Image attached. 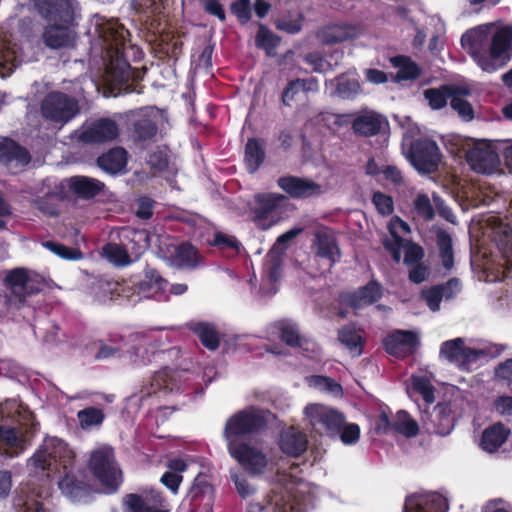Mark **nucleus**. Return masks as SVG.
I'll use <instances>...</instances> for the list:
<instances>
[{"mask_svg":"<svg viewBox=\"0 0 512 512\" xmlns=\"http://www.w3.org/2000/svg\"><path fill=\"white\" fill-rule=\"evenodd\" d=\"M118 136V124L109 118L86 122L75 132L77 141L86 145L104 144Z\"/></svg>","mask_w":512,"mask_h":512,"instance_id":"nucleus-8","label":"nucleus"},{"mask_svg":"<svg viewBox=\"0 0 512 512\" xmlns=\"http://www.w3.org/2000/svg\"><path fill=\"white\" fill-rule=\"evenodd\" d=\"M419 346V335L413 331L397 330L384 339L387 353L404 357L413 353Z\"/></svg>","mask_w":512,"mask_h":512,"instance_id":"nucleus-16","label":"nucleus"},{"mask_svg":"<svg viewBox=\"0 0 512 512\" xmlns=\"http://www.w3.org/2000/svg\"><path fill=\"white\" fill-rule=\"evenodd\" d=\"M305 415L312 428L318 433L336 434L345 422L341 413L319 404L307 406Z\"/></svg>","mask_w":512,"mask_h":512,"instance_id":"nucleus-10","label":"nucleus"},{"mask_svg":"<svg viewBox=\"0 0 512 512\" xmlns=\"http://www.w3.org/2000/svg\"><path fill=\"white\" fill-rule=\"evenodd\" d=\"M0 162L10 168L27 165L30 162L28 151L12 140L0 142Z\"/></svg>","mask_w":512,"mask_h":512,"instance_id":"nucleus-25","label":"nucleus"},{"mask_svg":"<svg viewBox=\"0 0 512 512\" xmlns=\"http://www.w3.org/2000/svg\"><path fill=\"white\" fill-rule=\"evenodd\" d=\"M303 16L300 13H296L292 18H282L276 23V27L279 30L285 31L289 34L298 33L301 30Z\"/></svg>","mask_w":512,"mask_h":512,"instance_id":"nucleus-53","label":"nucleus"},{"mask_svg":"<svg viewBox=\"0 0 512 512\" xmlns=\"http://www.w3.org/2000/svg\"><path fill=\"white\" fill-rule=\"evenodd\" d=\"M10 294L7 301L11 305H20L25 301L27 295L33 293L34 286L27 272L23 269L13 270L6 278Z\"/></svg>","mask_w":512,"mask_h":512,"instance_id":"nucleus-17","label":"nucleus"},{"mask_svg":"<svg viewBox=\"0 0 512 512\" xmlns=\"http://www.w3.org/2000/svg\"><path fill=\"white\" fill-rule=\"evenodd\" d=\"M156 131V125L150 119H139L134 123V137L139 141L152 139Z\"/></svg>","mask_w":512,"mask_h":512,"instance_id":"nucleus-44","label":"nucleus"},{"mask_svg":"<svg viewBox=\"0 0 512 512\" xmlns=\"http://www.w3.org/2000/svg\"><path fill=\"white\" fill-rule=\"evenodd\" d=\"M378 430H382L384 433L393 430L406 437H414L418 434L419 427L407 412L398 411L392 420L387 414L382 413L379 418Z\"/></svg>","mask_w":512,"mask_h":512,"instance_id":"nucleus-20","label":"nucleus"},{"mask_svg":"<svg viewBox=\"0 0 512 512\" xmlns=\"http://www.w3.org/2000/svg\"><path fill=\"white\" fill-rule=\"evenodd\" d=\"M160 253L170 266L176 268H194L198 262L196 250L187 243L175 245L166 241L162 242Z\"/></svg>","mask_w":512,"mask_h":512,"instance_id":"nucleus-12","label":"nucleus"},{"mask_svg":"<svg viewBox=\"0 0 512 512\" xmlns=\"http://www.w3.org/2000/svg\"><path fill=\"white\" fill-rule=\"evenodd\" d=\"M98 166L107 173L121 172L127 163L126 151L122 148L111 149L97 160Z\"/></svg>","mask_w":512,"mask_h":512,"instance_id":"nucleus-33","label":"nucleus"},{"mask_svg":"<svg viewBox=\"0 0 512 512\" xmlns=\"http://www.w3.org/2000/svg\"><path fill=\"white\" fill-rule=\"evenodd\" d=\"M409 160L419 173L430 174L437 170L441 153L434 141L418 139L410 147Z\"/></svg>","mask_w":512,"mask_h":512,"instance_id":"nucleus-9","label":"nucleus"},{"mask_svg":"<svg viewBox=\"0 0 512 512\" xmlns=\"http://www.w3.org/2000/svg\"><path fill=\"white\" fill-rule=\"evenodd\" d=\"M278 185L294 198L310 197L322 193V188L319 184L293 176L279 178Z\"/></svg>","mask_w":512,"mask_h":512,"instance_id":"nucleus-23","label":"nucleus"},{"mask_svg":"<svg viewBox=\"0 0 512 512\" xmlns=\"http://www.w3.org/2000/svg\"><path fill=\"white\" fill-rule=\"evenodd\" d=\"M266 424L264 413L251 409L241 411L230 417L225 425L224 438L227 446L232 443H238L236 438L248 433L255 432Z\"/></svg>","mask_w":512,"mask_h":512,"instance_id":"nucleus-7","label":"nucleus"},{"mask_svg":"<svg viewBox=\"0 0 512 512\" xmlns=\"http://www.w3.org/2000/svg\"><path fill=\"white\" fill-rule=\"evenodd\" d=\"M314 247L316 255L329 260L331 264L335 263L340 257V249L335 236L331 232L318 231L315 234Z\"/></svg>","mask_w":512,"mask_h":512,"instance_id":"nucleus-29","label":"nucleus"},{"mask_svg":"<svg viewBox=\"0 0 512 512\" xmlns=\"http://www.w3.org/2000/svg\"><path fill=\"white\" fill-rule=\"evenodd\" d=\"M68 188L71 192L83 199L93 198L104 188V183L87 176H73L68 179Z\"/></svg>","mask_w":512,"mask_h":512,"instance_id":"nucleus-28","label":"nucleus"},{"mask_svg":"<svg viewBox=\"0 0 512 512\" xmlns=\"http://www.w3.org/2000/svg\"><path fill=\"white\" fill-rule=\"evenodd\" d=\"M400 60L402 61V65L397 73L399 79L408 80L416 78L419 75V68L415 63L406 58H400Z\"/></svg>","mask_w":512,"mask_h":512,"instance_id":"nucleus-58","label":"nucleus"},{"mask_svg":"<svg viewBox=\"0 0 512 512\" xmlns=\"http://www.w3.org/2000/svg\"><path fill=\"white\" fill-rule=\"evenodd\" d=\"M59 488L61 489L62 493H64L66 496L76 499L78 498L82 491H83V485L82 483L76 481L74 476L66 474L58 483Z\"/></svg>","mask_w":512,"mask_h":512,"instance_id":"nucleus-49","label":"nucleus"},{"mask_svg":"<svg viewBox=\"0 0 512 512\" xmlns=\"http://www.w3.org/2000/svg\"><path fill=\"white\" fill-rule=\"evenodd\" d=\"M361 92V87L358 81L339 78L337 80L335 95L342 99H353Z\"/></svg>","mask_w":512,"mask_h":512,"instance_id":"nucleus-42","label":"nucleus"},{"mask_svg":"<svg viewBox=\"0 0 512 512\" xmlns=\"http://www.w3.org/2000/svg\"><path fill=\"white\" fill-rule=\"evenodd\" d=\"M43 446L49 453V457L52 458V462L55 466L59 463L63 466L64 470H66L68 464L74 458V452L68 445L56 437H47L43 442Z\"/></svg>","mask_w":512,"mask_h":512,"instance_id":"nucleus-31","label":"nucleus"},{"mask_svg":"<svg viewBox=\"0 0 512 512\" xmlns=\"http://www.w3.org/2000/svg\"><path fill=\"white\" fill-rule=\"evenodd\" d=\"M153 205L154 202L147 197L137 199L135 208L136 216L144 220L149 219L153 214Z\"/></svg>","mask_w":512,"mask_h":512,"instance_id":"nucleus-59","label":"nucleus"},{"mask_svg":"<svg viewBox=\"0 0 512 512\" xmlns=\"http://www.w3.org/2000/svg\"><path fill=\"white\" fill-rule=\"evenodd\" d=\"M488 222L498 244L503 249L512 250V228L496 217H490Z\"/></svg>","mask_w":512,"mask_h":512,"instance_id":"nucleus-37","label":"nucleus"},{"mask_svg":"<svg viewBox=\"0 0 512 512\" xmlns=\"http://www.w3.org/2000/svg\"><path fill=\"white\" fill-rule=\"evenodd\" d=\"M509 431L502 424H495L482 433L480 445L488 453L495 452L508 438Z\"/></svg>","mask_w":512,"mask_h":512,"instance_id":"nucleus-32","label":"nucleus"},{"mask_svg":"<svg viewBox=\"0 0 512 512\" xmlns=\"http://www.w3.org/2000/svg\"><path fill=\"white\" fill-rule=\"evenodd\" d=\"M228 451L230 456L250 474H261L268 465L267 453L257 443L251 441L232 443L228 445Z\"/></svg>","mask_w":512,"mask_h":512,"instance_id":"nucleus-5","label":"nucleus"},{"mask_svg":"<svg viewBox=\"0 0 512 512\" xmlns=\"http://www.w3.org/2000/svg\"><path fill=\"white\" fill-rule=\"evenodd\" d=\"M27 444L28 439L22 426L0 425V453L14 457L24 451Z\"/></svg>","mask_w":512,"mask_h":512,"instance_id":"nucleus-15","label":"nucleus"},{"mask_svg":"<svg viewBox=\"0 0 512 512\" xmlns=\"http://www.w3.org/2000/svg\"><path fill=\"white\" fill-rule=\"evenodd\" d=\"M307 381L311 387L331 392L334 395H339L342 390L341 386L338 383L327 377L311 376L307 378Z\"/></svg>","mask_w":512,"mask_h":512,"instance_id":"nucleus-51","label":"nucleus"},{"mask_svg":"<svg viewBox=\"0 0 512 512\" xmlns=\"http://www.w3.org/2000/svg\"><path fill=\"white\" fill-rule=\"evenodd\" d=\"M360 428L357 424H348L343 428L341 440L344 444H353L358 441Z\"/></svg>","mask_w":512,"mask_h":512,"instance_id":"nucleus-63","label":"nucleus"},{"mask_svg":"<svg viewBox=\"0 0 512 512\" xmlns=\"http://www.w3.org/2000/svg\"><path fill=\"white\" fill-rule=\"evenodd\" d=\"M437 245L439 248L440 257H441L443 266L446 269H451L453 267V263H454L451 236L444 230L438 231Z\"/></svg>","mask_w":512,"mask_h":512,"instance_id":"nucleus-40","label":"nucleus"},{"mask_svg":"<svg viewBox=\"0 0 512 512\" xmlns=\"http://www.w3.org/2000/svg\"><path fill=\"white\" fill-rule=\"evenodd\" d=\"M147 163L151 169L162 172L168 167V158L165 152L157 150L149 154Z\"/></svg>","mask_w":512,"mask_h":512,"instance_id":"nucleus-56","label":"nucleus"},{"mask_svg":"<svg viewBox=\"0 0 512 512\" xmlns=\"http://www.w3.org/2000/svg\"><path fill=\"white\" fill-rule=\"evenodd\" d=\"M317 83L314 79H296L288 83L283 91L282 101L285 105H290L295 101L300 93L313 91L316 89Z\"/></svg>","mask_w":512,"mask_h":512,"instance_id":"nucleus-35","label":"nucleus"},{"mask_svg":"<svg viewBox=\"0 0 512 512\" xmlns=\"http://www.w3.org/2000/svg\"><path fill=\"white\" fill-rule=\"evenodd\" d=\"M89 469L103 485L109 488H116L122 481L121 471L110 447H100L91 453Z\"/></svg>","mask_w":512,"mask_h":512,"instance_id":"nucleus-4","label":"nucleus"},{"mask_svg":"<svg viewBox=\"0 0 512 512\" xmlns=\"http://www.w3.org/2000/svg\"><path fill=\"white\" fill-rule=\"evenodd\" d=\"M277 326L281 333V339L289 346L300 344L301 337L296 326L289 321H280Z\"/></svg>","mask_w":512,"mask_h":512,"instance_id":"nucleus-48","label":"nucleus"},{"mask_svg":"<svg viewBox=\"0 0 512 512\" xmlns=\"http://www.w3.org/2000/svg\"><path fill=\"white\" fill-rule=\"evenodd\" d=\"M42 497L43 491L36 492L30 485H25L20 488L14 500L15 509L17 512H50L44 502L38 501Z\"/></svg>","mask_w":512,"mask_h":512,"instance_id":"nucleus-24","label":"nucleus"},{"mask_svg":"<svg viewBox=\"0 0 512 512\" xmlns=\"http://www.w3.org/2000/svg\"><path fill=\"white\" fill-rule=\"evenodd\" d=\"M282 451L291 456H298L307 448L306 435L294 427L283 431L280 438Z\"/></svg>","mask_w":512,"mask_h":512,"instance_id":"nucleus-30","label":"nucleus"},{"mask_svg":"<svg viewBox=\"0 0 512 512\" xmlns=\"http://www.w3.org/2000/svg\"><path fill=\"white\" fill-rule=\"evenodd\" d=\"M438 288L443 293L444 299L450 300L460 292L461 285L458 279L452 278L446 284L439 285Z\"/></svg>","mask_w":512,"mask_h":512,"instance_id":"nucleus-64","label":"nucleus"},{"mask_svg":"<svg viewBox=\"0 0 512 512\" xmlns=\"http://www.w3.org/2000/svg\"><path fill=\"white\" fill-rule=\"evenodd\" d=\"M494 24H484L467 31L461 38V45L479 65V59L487 56L488 42Z\"/></svg>","mask_w":512,"mask_h":512,"instance_id":"nucleus-13","label":"nucleus"},{"mask_svg":"<svg viewBox=\"0 0 512 512\" xmlns=\"http://www.w3.org/2000/svg\"><path fill=\"white\" fill-rule=\"evenodd\" d=\"M78 419L82 428H89L101 424L104 419V414L100 409L90 407L79 411Z\"/></svg>","mask_w":512,"mask_h":512,"instance_id":"nucleus-46","label":"nucleus"},{"mask_svg":"<svg viewBox=\"0 0 512 512\" xmlns=\"http://www.w3.org/2000/svg\"><path fill=\"white\" fill-rule=\"evenodd\" d=\"M363 34V28L357 24H333L322 28L317 37L323 44H335L350 41Z\"/></svg>","mask_w":512,"mask_h":512,"instance_id":"nucleus-19","label":"nucleus"},{"mask_svg":"<svg viewBox=\"0 0 512 512\" xmlns=\"http://www.w3.org/2000/svg\"><path fill=\"white\" fill-rule=\"evenodd\" d=\"M450 105L463 120L470 121L473 119L474 112L472 106L458 94L456 89L454 90V94L450 100Z\"/></svg>","mask_w":512,"mask_h":512,"instance_id":"nucleus-45","label":"nucleus"},{"mask_svg":"<svg viewBox=\"0 0 512 512\" xmlns=\"http://www.w3.org/2000/svg\"><path fill=\"white\" fill-rule=\"evenodd\" d=\"M263 160L264 150L262 144L256 139H249L245 148V161L250 172H255Z\"/></svg>","mask_w":512,"mask_h":512,"instance_id":"nucleus-38","label":"nucleus"},{"mask_svg":"<svg viewBox=\"0 0 512 512\" xmlns=\"http://www.w3.org/2000/svg\"><path fill=\"white\" fill-rule=\"evenodd\" d=\"M254 199V220L260 229L266 230L277 222L273 213L285 204L286 197L281 194L268 193L257 194Z\"/></svg>","mask_w":512,"mask_h":512,"instance_id":"nucleus-11","label":"nucleus"},{"mask_svg":"<svg viewBox=\"0 0 512 512\" xmlns=\"http://www.w3.org/2000/svg\"><path fill=\"white\" fill-rule=\"evenodd\" d=\"M80 111L78 100L62 92L47 94L40 104L41 116L47 121L64 125Z\"/></svg>","mask_w":512,"mask_h":512,"instance_id":"nucleus-3","label":"nucleus"},{"mask_svg":"<svg viewBox=\"0 0 512 512\" xmlns=\"http://www.w3.org/2000/svg\"><path fill=\"white\" fill-rule=\"evenodd\" d=\"M338 339L348 348L353 357L361 355L362 338L354 329L344 327L339 331Z\"/></svg>","mask_w":512,"mask_h":512,"instance_id":"nucleus-39","label":"nucleus"},{"mask_svg":"<svg viewBox=\"0 0 512 512\" xmlns=\"http://www.w3.org/2000/svg\"><path fill=\"white\" fill-rule=\"evenodd\" d=\"M479 351L468 348L461 338L444 342L440 348V357L460 366L477 360Z\"/></svg>","mask_w":512,"mask_h":512,"instance_id":"nucleus-18","label":"nucleus"},{"mask_svg":"<svg viewBox=\"0 0 512 512\" xmlns=\"http://www.w3.org/2000/svg\"><path fill=\"white\" fill-rule=\"evenodd\" d=\"M512 42V27L504 26L490 34L488 54L479 59L483 71L494 72L502 67L508 59V50Z\"/></svg>","mask_w":512,"mask_h":512,"instance_id":"nucleus-6","label":"nucleus"},{"mask_svg":"<svg viewBox=\"0 0 512 512\" xmlns=\"http://www.w3.org/2000/svg\"><path fill=\"white\" fill-rule=\"evenodd\" d=\"M454 88L451 86H441L440 88H429L423 92L425 99L431 109L439 110L446 106L448 98H452Z\"/></svg>","mask_w":512,"mask_h":512,"instance_id":"nucleus-36","label":"nucleus"},{"mask_svg":"<svg viewBox=\"0 0 512 512\" xmlns=\"http://www.w3.org/2000/svg\"><path fill=\"white\" fill-rule=\"evenodd\" d=\"M403 250L405 252L404 262L407 265L417 264L423 257L422 248L419 245L414 244L412 242L405 241Z\"/></svg>","mask_w":512,"mask_h":512,"instance_id":"nucleus-55","label":"nucleus"},{"mask_svg":"<svg viewBox=\"0 0 512 512\" xmlns=\"http://www.w3.org/2000/svg\"><path fill=\"white\" fill-rule=\"evenodd\" d=\"M127 512H168L163 497L158 493L139 496L129 494L125 498Z\"/></svg>","mask_w":512,"mask_h":512,"instance_id":"nucleus-22","label":"nucleus"},{"mask_svg":"<svg viewBox=\"0 0 512 512\" xmlns=\"http://www.w3.org/2000/svg\"><path fill=\"white\" fill-rule=\"evenodd\" d=\"M413 385L414 388L423 395L427 402L432 403L434 401L433 387L427 379L421 377L414 378Z\"/></svg>","mask_w":512,"mask_h":512,"instance_id":"nucleus-62","label":"nucleus"},{"mask_svg":"<svg viewBox=\"0 0 512 512\" xmlns=\"http://www.w3.org/2000/svg\"><path fill=\"white\" fill-rule=\"evenodd\" d=\"M384 123V118L371 110L359 113L352 122V129L355 134L361 136L376 135Z\"/></svg>","mask_w":512,"mask_h":512,"instance_id":"nucleus-26","label":"nucleus"},{"mask_svg":"<svg viewBox=\"0 0 512 512\" xmlns=\"http://www.w3.org/2000/svg\"><path fill=\"white\" fill-rule=\"evenodd\" d=\"M194 332L198 335L205 347L210 350L218 348L220 341L214 327L206 323H199L194 327Z\"/></svg>","mask_w":512,"mask_h":512,"instance_id":"nucleus-41","label":"nucleus"},{"mask_svg":"<svg viewBox=\"0 0 512 512\" xmlns=\"http://www.w3.org/2000/svg\"><path fill=\"white\" fill-rule=\"evenodd\" d=\"M17 64L15 50L5 44L0 45V69H3V75L11 73Z\"/></svg>","mask_w":512,"mask_h":512,"instance_id":"nucleus-47","label":"nucleus"},{"mask_svg":"<svg viewBox=\"0 0 512 512\" xmlns=\"http://www.w3.org/2000/svg\"><path fill=\"white\" fill-rule=\"evenodd\" d=\"M106 44V54L109 63L106 65L107 81L113 84H121L130 78V66L123 55V47L126 42L127 30L117 23H107L100 31Z\"/></svg>","mask_w":512,"mask_h":512,"instance_id":"nucleus-2","label":"nucleus"},{"mask_svg":"<svg viewBox=\"0 0 512 512\" xmlns=\"http://www.w3.org/2000/svg\"><path fill=\"white\" fill-rule=\"evenodd\" d=\"M279 43V38L274 35L271 31L265 28L263 25L259 26V30L256 35L257 47L263 48L270 53V50L275 48Z\"/></svg>","mask_w":512,"mask_h":512,"instance_id":"nucleus-50","label":"nucleus"},{"mask_svg":"<svg viewBox=\"0 0 512 512\" xmlns=\"http://www.w3.org/2000/svg\"><path fill=\"white\" fill-rule=\"evenodd\" d=\"M34 1L40 14L51 22L42 35L45 45L51 49L73 45L75 33L69 27L73 20V8L70 0Z\"/></svg>","mask_w":512,"mask_h":512,"instance_id":"nucleus-1","label":"nucleus"},{"mask_svg":"<svg viewBox=\"0 0 512 512\" xmlns=\"http://www.w3.org/2000/svg\"><path fill=\"white\" fill-rule=\"evenodd\" d=\"M373 203L382 215H388L393 211L392 198L381 192H376L373 195Z\"/></svg>","mask_w":512,"mask_h":512,"instance_id":"nucleus-57","label":"nucleus"},{"mask_svg":"<svg viewBox=\"0 0 512 512\" xmlns=\"http://www.w3.org/2000/svg\"><path fill=\"white\" fill-rule=\"evenodd\" d=\"M106 258L116 266H125L130 263L127 251L120 245L108 244L103 248Z\"/></svg>","mask_w":512,"mask_h":512,"instance_id":"nucleus-43","label":"nucleus"},{"mask_svg":"<svg viewBox=\"0 0 512 512\" xmlns=\"http://www.w3.org/2000/svg\"><path fill=\"white\" fill-rule=\"evenodd\" d=\"M48 454L49 453L42 445L41 448L37 450L31 458H29L27 461V468L31 475L37 476L40 472H43L46 477H49L48 472L56 468V466Z\"/></svg>","mask_w":512,"mask_h":512,"instance_id":"nucleus-34","label":"nucleus"},{"mask_svg":"<svg viewBox=\"0 0 512 512\" xmlns=\"http://www.w3.org/2000/svg\"><path fill=\"white\" fill-rule=\"evenodd\" d=\"M381 296L380 286L374 282L362 287L357 292L346 294L342 297L343 302L354 309H361L376 302Z\"/></svg>","mask_w":512,"mask_h":512,"instance_id":"nucleus-27","label":"nucleus"},{"mask_svg":"<svg viewBox=\"0 0 512 512\" xmlns=\"http://www.w3.org/2000/svg\"><path fill=\"white\" fill-rule=\"evenodd\" d=\"M466 159L470 167L478 173H492L500 164L498 154L485 142L478 143L469 149Z\"/></svg>","mask_w":512,"mask_h":512,"instance_id":"nucleus-14","label":"nucleus"},{"mask_svg":"<svg viewBox=\"0 0 512 512\" xmlns=\"http://www.w3.org/2000/svg\"><path fill=\"white\" fill-rule=\"evenodd\" d=\"M301 231H302V229H300V228H294V229H291V230L287 231L286 233L280 235L277 238L276 243L270 250L268 257H274L275 255L281 256L283 254V252L286 250V243L288 241L294 239L297 235H299L301 233Z\"/></svg>","mask_w":512,"mask_h":512,"instance_id":"nucleus-52","label":"nucleus"},{"mask_svg":"<svg viewBox=\"0 0 512 512\" xmlns=\"http://www.w3.org/2000/svg\"><path fill=\"white\" fill-rule=\"evenodd\" d=\"M406 240L401 239L398 235L392 236V239L384 241L385 248L391 253L393 259L399 262L401 259V249Z\"/></svg>","mask_w":512,"mask_h":512,"instance_id":"nucleus-61","label":"nucleus"},{"mask_svg":"<svg viewBox=\"0 0 512 512\" xmlns=\"http://www.w3.org/2000/svg\"><path fill=\"white\" fill-rule=\"evenodd\" d=\"M414 206L417 213L426 220H431L434 217V210L427 195H417L414 200Z\"/></svg>","mask_w":512,"mask_h":512,"instance_id":"nucleus-54","label":"nucleus"},{"mask_svg":"<svg viewBox=\"0 0 512 512\" xmlns=\"http://www.w3.org/2000/svg\"><path fill=\"white\" fill-rule=\"evenodd\" d=\"M423 297L425 298L427 305L429 308L436 312L440 308V302L444 298L443 293H441V290L438 288V286H435L428 291H425L423 293Z\"/></svg>","mask_w":512,"mask_h":512,"instance_id":"nucleus-60","label":"nucleus"},{"mask_svg":"<svg viewBox=\"0 0 512 512\" xmlns=\"http://www.w3.org/2000/svg\"><path fill=\"white\" fill-rule=\"evenodd\" d=\"M405 512H446L447 501L439 494L414 495L407 498Z\"/></svg>","mask_w":512,"mask_h":512,"instance_id":"nucleus-21","label":"nucleus"}]
</instances>
